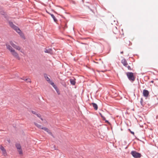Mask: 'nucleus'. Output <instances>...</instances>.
I'll use <instances>...</instances> for the list:
<instances>
[{"label":"nucleus","mask_w":158,"mask_h":158,"mask_svg":"<svg viewBox=\"0 0 158 158\" xmlns=\"http://www.w3.org/2000/svg\"><path fill=\"white\" fill-rule=\"evenodd\" d=\"M10 45L7 44H6V48L8 49L11 52L12 55L15 58L18 60H20V58L18 53L11 46L14 48L16 50L18 51H20L21 49V47L18 45L15 44L12 41L10 42Z\"/></svg>","instance_id":"nucleus-1"},{"label":"nucleus","mask_w":158,"mask_h":158,"mask_svg":"<svg viewBox=\"0 0 158 158\" xmlns=\"http://www.w3.org/2000/svg\"><path fill=\"white\" fill-rule=\"evenodd\" d=\"M9 24L10 27L14 29L16 32L18 33L21 36H23V34L21 32V30L17 26L15 25L12 22H9Z\"/></svg>","instance_id":"nucleus-2"},{"label":"nucleus","mask_w":158,"mask_h":158,"mask_svg":"<svg viewBox=\"0 0 158 158\" xmlns=\"http://www.w3.org/2000/svg\"><path fill=\"white\" fill-rule=\"evenodd\" d=\"M126 75L129 80L133 82L135 80V77L133 73L132 72H127L126 73Z\"/></svg>","instance_id":"nucleus-3"},{"label":"nucleus","mask_w":158,"mask_h":158,"mask_svg":"<svg viewBox=\"0 0 158 158\" xmlns=\"http://www.w3.org/2000/svg\"><path fill=\"white\" fill-rule=\"evenodd\" d=\"M131 154L134 158H140L141 156V154L136 151H133L131 152Z\"/></svg>","instance_id":"nucleus-4"},{"label":"nucleus","mask_w":158,"mask_h":158,"mask_svg":"<svg viewBox=\"0 0 158 158\" xmlns=\"http://www.w3.org/2000/svg\"><path fill=\"white\" fill-rule=\"evenodd\" d=\"M0 149L2 152V155L4 156H7V154L6 149L2 145L0 146Z\"/></svg>","instance_id":"nucleus-5"},{"label":"nucleus","mask_w":158,"mask_h":158,"mask_svg":"<svg viewBox=\"0 0 158 158\" xmlns=\"http://www.w3.org/2000/svg\"><path fill=\"white\" fill-rule=\"evenodd\" d=\"M51 85H52L53 86V87L55 89V90L56 91L57 94L58 95L60 94V91H59V90L56 87V86L54 85V83L53 82H51Z\"/></svg>","instance_id":"nucleus-6"},{"label":"nucleus","mask_w":158,"mask_h":158,"mask_svg":"<svg viewBox=\"0 0 158 158\" xmlns=\"http://www.w3.org/2000/svg\"><path fill=\"white\" fill-rule=\"evenodd\" d=\"M149 94V92L148 90L145 89L143 90V94L144 97H148Z\"/></svg>","instance_id":"nucleus-7"},{"label":"nucleus","mask_w":158,"mask_h":158,"mask_svg":"<svg viewBox=\"0 0 158 158\" xmlns=\"http://www.w3.org/2000/svg\"><path fill=\"white\" fill-rule=\"evenodd\" d=\"M42 129L44 130L45 131H46L49 134L51 135H52V133L51 132L50 130L48 129L47 128L43 127L42 128Z\"/></svg>","instance_id":"nucleus-8"},{"label":"nucleus","mask_w":158,"mask_h":158,"mask_svg":"<svg viewBox=\"0 0 158 158\" xmlns=\"http://www.w3.org/2000/svg\"><path fill=\"white\" fill-rule=\"evenodd\" d=\"M121 63L123 64L124 66H125V67H126L128 65V64L126 60L124 59H123L122 60Z\"/></svg>","instance_id":"nucleus-9"},{"label":"nucleus","mask_w":158,"mask_h":158,"mask_svg":"<svg viewBox=\"0 0 158 158\" xmlns=\"http://www.w3.org/2000/svg\"><path fill=\"white\" fill-rule=\"evenodd\" d=\"M44 77L45 78L46 80L48 82L50 83V84L51 82H52L50 81V78L48 77L47 74H44Z\"/></svg>","instance_id":"nucleus-10"},{"label":"nucleus","mask_w":158,"mask_h":158,"mask_svg":"<svg viewBox=\"0 0 158 158\" xmlns=\"http://www.w3.org/2000/svg\"><path fill=\"white\" fill-rule=\"evenodd\" d=\"M92 105L93 106V107L94 108V109H95L96 110H97L98 109V106L96 104H95V103H92L90 104V105Z\"/></svg>","instance_id":"nucleus-11"},{"label":"nucleus","mask_w":158,"mask_h":158,"mask_svg":"<svg viewBox=\"0 0 158 158\" xmlns=\"http://www.w3.org/2000/svg\"><path fill=\"white\" fill-rule=\"evenodd\" d=\"M31 112L32 114H35L38 117L40 118L41 117V115L39 114H37L36 112L34 111H32Z\"/></svg>","instance_id":"nucleus-12"},{"label":"nucleus","mask_w":158,"mask_h":158,"mask_svg":"<svg viewBox=\"0 0 158 158\" xmlns=\"http://www.w3.org/2000/svg\"><path fill=\"white\" fill-rule=\"evenodd\" d=\"M34 124L35 125V126H36L39 129H42V128L43 127H42V126L41 125L38 124V123H36L35 122L34 123Z\"/></svg>","instance_id":"nucleus-13"},{"label":"nucleus","mask_w":158,"mask_h":158,"mask_svg":"<svg viewBox=\"0 0 158 158\" xmlns=\"http://www.w3.org/2000/svg\"><path fill=\"white\" fill-rule=\"evenodd\" d=\"M71 83L73 85H74L75 84V81L74 79H71L70 80Z\"/></svg>","instance_id":"nucleus-14"},{"label":"nucleus","mask_w":158,"mask_h":158,"mask_svg":"<svg viewBox=\"0 0 158 158\" xmlns=\"http://www.w3.org/2000/svg\"><path fill=\"white\" fill-rule=\"evenodd\" d=\"M16 147L18 150L21 149V145H20V144L19 143H17L16 144Z\"/></svg>","instance_id":"nucleus-15"},{"label":"nucleus","mask_w":158,"mask_h":158,"mask_svg":"<svg viewBox=\"0 0 158 158\" xmlns=\"http://www.w3.org/2000/svg\"><path fill=\"white\" fill-rule=\"evenodd\" d=\"M99 114L103 120H105L106 122L107 123H109V122L108 121L106 120L105 117L102 115L101 113H99Z\"/></svg>","instance_id":"nucleus-16"},{"label":"nucleus","mask_w":158,"mask_h":158,"mask_svg":"<svg viewBox=\"0 0 158 158\" xmlns=\"http://www.w3.org/2000/svg\"><path fill=\"white\" fill-rule=\"evenodd\" d=\"M18 152L19 153V154L20 155H22L23 154V152L22 151V149H18Z\"/></svg>","instance_id":"nucleus-17"},{"label":"nucleus","mask_w":158,"mask_h":158,"mask_svg":"<svg viewBox=\"0 0 158 158\" xmlns=\"http://www.w3.org/2000/svg\"><path fill=\"white\" fill-rule=\"evenodd\" d=\"M51 16L52 17V18L53 19L54 21L56 22V18L55 16H54V15L53 14H52L51 15Z\"/></svg>","instance_id":"nucleus-18"},{"label":"nucleus","mask_w":158,"mask_h":158,"mask_svg":"<svg viewBox=\"0 0 158 158\" xmlns=\"http://www.w3.org/2000/svg\"><path fill=\"white\" fill-rule=\"evenodd\" d=\"M24 80H25V81H27V82H31V81L30 79L29 78H27L26 79H23Z\"/></svg>","instance_id":"nucleus-19"},{"label":"nucleus","mask_w":158,"mask_h":158,"mask_svg":"<svg viewBox=\"0 0 158 158\" xmlns=\"http://www.w3.org/2000/svg\"><path fill=\"white\" fill-rule=\"evenodd\" d=\"M45 52L47 53H51V50L48 51L47 50H46V51H45Z\"/></svg>","instance_id":"nucleus-20"},{"label":"nucleus","mask_w":158,"mask_h":158,"mask_svg":"<svg viewBox=\"0 0 158 158\" xmlns=\"http://www.w3.org/2000/svg\"><path fill=\"white\" fill-rule=\"evenodd\" d=\"M126 67H127V69H128V70H131V68L130 66H127V65Z\"/></svg>","instance_id":"nucleus-21"},{"label":"nucleus","mask_w":158,"mask_h":158,"mask_svg":"<svg viewBox=\"0 0 158 158\" xmlns=\"http://www.w3.org/2000/svg\"><path fill=\"white\" fill-rule=\"evenodd\" d=\"M143 101V99H141V101H140V103L142 105H143V104H142Z\"/></svg>","instance_id":"nucleus-22"},{"label":"nucleus","mask_w":158,"mask_h":158,"mask_svg":"<svg viewBox=\"0 0 158 158\" xmlns=\"http://www.w3.org/2000/svg\"><path fill=\"white\" fill-rule=\"evenodd\" d=\"M40 119L42 120V121H43V119L41 117H40Z\"/></svg>","instance_id":"nucleus-23"},{"label":"nucleus","mask_w":158,"mask_h":158,"mask_svg":"<svg viewBox=\"0 0 158 158\" xmlns=\"http://www.w3.org/2000/svg\"><path fill=\"white\" fill-rule=\"evenodd\" d=\"M131 132V133L132 134H134V132Z\"/></svg>","instance_id":"nucleus-24"},{"label":"nucleus","mask_w":158,"mask_h":158,"mask_svg":"<svg viewBox=\"0 0 158 158\" xmlns=\"http://www.w3.org/2000/svg\"><path fill=\"white\" fill-rule=\"evenodd\" d=\"M151 82L153 83L154 82V81H151Z\"/></svg>","instance_id":"nucleus-25"},{"label":"nucleus","mask_w":158,"mask_h":158,"mask_svg":"<svg viewBox=\"0 0 158 158\" xmlns=\"http://www.w3.org/2000/svg\"><path fill=\"white\" fill-rule=\"evenodd\" d=\"M123 51L121 52V53L123 54Z\"/></svg>","instance_id":"nucleus-26"}]
</instances>
